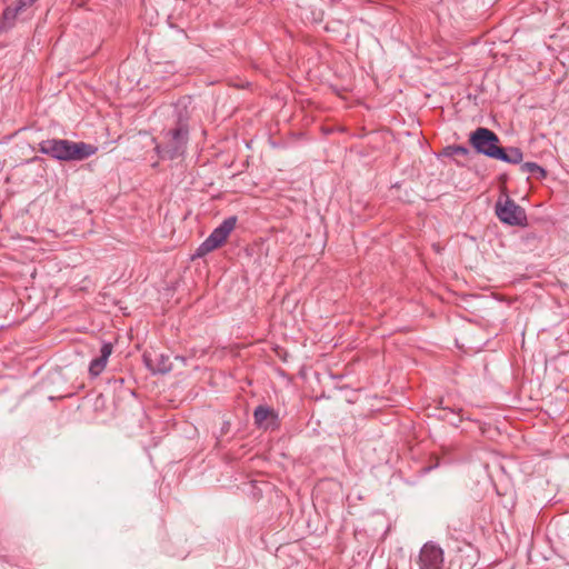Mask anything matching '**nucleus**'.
Wrapping results in <instances>:
<instances>
[{
    "label": "nucleus",
    "instance_id": "39448f33",
    "mask_svg": "<svg viewBox=\"0 0 569 569\" xmlns=\"http://www.w3.org/2000/svg\"><path fill=\"white\" fill-rule=\"evenodd\" d=\"M469 142L477 153L493 158L499 146V137L488 128L479 127L470 133Z\"/></svg>",
    "mask_w": 569,
    "mask_h": 569
},
{
    "label": "nucleus",
    "instance_id": "f8f14e48",
    "mask_svg": "<svg viewBox=\"0 0 569 569\" xmlns=\"http://www.w3.org/2000/svg\"><path fill=\"white\" fill-rule=\"evenodd\" d=\"M522 173H528L537 179H543L547 176V171L536 162H525L520 166Z\"/></svg>",
    "mask_w": 569,
    "mask_h": 569
},
{
    "label": "nucleus",
    "instance_id": "9d476101",
    "mask_svg": "<svg viewBox=\"0 0 569 569\" xmlns=\"http://www.w3.org/2000/svg\"><path fill=\"white\" fill-rule=\"evenodd\" d=\"M112 345L110 342H104L100 349V357L91 360L89 366V373L92 377H98L106 368L108 359L112 353Z\"/></svg>",
    "mask_w": 569,
    "mask_h": 569
},
{
    "label": "nucleus",
    "instance_id": "f257e3e1",
    "mask_svg": "<svg viewBox=\"0 0 569 569\" xmlns=\"http://www.w3.org/2000/svg\"><path fill=\"white\" fill-rule=\"evenodd\" d=\"M98 147L83 141L47 139L39 143V152L59 161H82L96 154Z\"/></svg>",
    "mask_w": 569,
    "mask_h": 569
},
{
    "label": "nucleus",
    "instance_id": "0eeeda50",
    "mask_svg": "<svg viewBox=\"0 0 569 569\" xmlns=\"http://www.w3.org/2000/svg\"><path fill=\"white\" fill-rule=\"evenodd\" d=\"M143 362L153 373H167L172 368L169 356L157 351L144 352Z\"/></svg>",
    "mask_w": 569,
    "mask_h": 569
},
{
    "label": "nucleus",
    "instance_id": "1a4fd4ad",
    "mask_svg": "<svg viewBox=\"0 0 569 569\" xmlns=\"http://www.w3.org/2000/svg\"><path fill=\"white\" fill-rule=\"evenodd\" d=\"M112 345L110 342H104L100 349V357L91 360L89 366V373L92 377H98L106 368L108 359L112 353Z\"/></svg>",
    "mask_w": 569,
    "mask_h": 569
},
{
    "label": "nucleus",
    "instance_id": "7ed1b4c3",
    "mask_svg": "<svg viewBox=\"0 0 569 569\" xmlns=\"http://www.w3.org/2000/svg\"><path fill=\"white\" fill-rule=\"evenodd\" d=\"M498 219L508 226L526 227L527 214L522 207L516 203L508 196L499 198L495 206Z\"/></svg>",
    "mask_w": 569,
    "mask_h": 569
},
{
    "label": "nucleus",
    "instance_id": "dca6fc26",
    "mask_svg": "<svg viewBox=\"0 0 569 569\" xmlns=\"http://www.w3.org/2000/svg\"><path fill=\"white\" fill-rule=\"evenodd\" d=\"M387 569H392V568H391V566H388V568H387Z\"/></svg>",
    "mask_w": 569,
    "mask_h": 569
},
{
    "label": "nucleus",
    "instance_id": "9b49d317",
    "mask_svg": "<svg viewBox=\"0 0 569 569\" xmlns=\"http://www.w3.org/2000/svg\"><path fill=\"white\" fill-rule=\"evenodd\" d=\"M492 159L500 160L511 164H520L523 160V153L517 147H499Z\"/></svg>",
    "mask_w": 569,
    "mask_h": 569
},
{
    "label": "nucleus",
    "instance_id": "6e6552de",
    "mask_svg": "<svg viewBox=\"0 0 569 569\" xmlns=\"http://www.w3.org/2000/svg\"><path fill=\"white\" fill-rule=\"evenodd\" d=\"M254 423L264 430H274L279 427L278 413L266 406H258L253 411Z\"/></svg>",
    "mask_w": 569,
    "mask_h": 569
},
{
    "label": "nucleus",
    "instance_id": "ddd939ff",
    "mask_svg": "<svg viewBox=\"0 0 569 569\" xmlns=\"http://www.w3.org/2000/svg\"><path fill=\"white\" fill-rule=\"evenodd\" d=\"M442 156L445 157H455V156H461V157H468L470 154V150L465 146H447L443 148Z\"/></svg>",
    "mask_w": 569,
    "mask_h": 569
},
{
    "label": "nucleus",
    "instance_id": "423d86ee",
    "mask_svg": "<svg viewBox=\"0 0 569 569\" xmlns=\"http://www.w3.org/2000/svg\"><path fill=\"white\" fill-rule=\"evenodd\" d=\"M445 552L432 541L426 542L418 556L419 569H443Z\"/></svg>",
    "mask_w": 569,
    "mask_h": 569
},
{
    "label": "nucleus",
    "instance_id": "20e7f679",
    "mask_svg": "<svg viewBox=\"0 0 569 569\" xmlns=\"http://www.w3.org/2000/svg\"><path fill=\"white\" fill-rule=\"evenodd\" d=\"M237 223V218L234 216L229 217L222 221L220 226H218L210 236L198 247L197 256H204L219 247H221L231 231L234 229Z\"/></svg>",
    "mask_w": 569,
    "mask_h": 569
},
{
    "label": "nucleus",
    "instance_id": "2eb2a0df",
    "mask_svg": "<svg viewBox=\"0 0 569 569\" xmlns=\"http://www.w3.org/2000/svg\"><path fill=\"white\" fill-rule=\"evenodd\" d=\"M20 3V8H29L31 7L37 0H17Z\"/></svg>",
    "mask_w": 569,
    "mask_h": 569
},
{
    "label": "nucleus",
    "instance_id": "f03ea898",
    "mask_svg": "<svg viewBox=\"0 0 569 569\" xmlns=\"http://www.w3.org/2000/svg\"><path fill=\"white\" fill-rule=\"evenodd\" d=\"M188 123L187 120L179 116L177 126L166 132V142L157 146L156 151L161 158L170 160L177 159L186 152L188 143Z\"/></svg>",
    "mask_w": 569,
    "mask_h": 569
},
{
    "label": "nucleus",
    "instance_id": "4468645a",
    "mask_svg": "<svg viewBox=\"0 0 569 569\" xmlns=\"http://www.w3.org/2000/svg\"><path fill=\"white\" fill-rule=\"evenodd\" d=\"M22 10H24V8H20V3L17 1V4L14 7H7L4 9L3 19L8 23H11L18 16V13L21 12Z\"/></svg>",
    "mask_w": 569,
    "mask_h": 569
}]
</instances>
